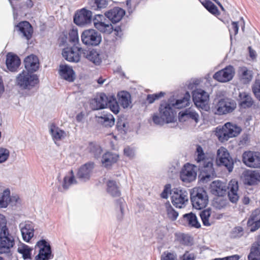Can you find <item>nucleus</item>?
I'll return each instance as SVG.
<instances>
[{
	"label": "nucleus",
	"mask_w": 260,
	"mask_h": 260,
	"mask_svg": "<svg viewBox=\"0 0 260 260\" xmlns=\"http://www.w3.org/2000/svg\"><path fill=\"white\" fill-rule=\"evenodd\" d=\"M238 190V183L235 180H232L228 186L219 180L214 181L211 184V191L213 194L222 197L228 192L230 201L233 203H236L239 198Z\"/></svg>",
	"instance_id": "f257e3e1"
},
{
	"label": "nucleus",
	"mask_w": 260,
	"mask_h": 260,
	"mask_svg": "<svg viewBox=\"0 0 260 260\" xmlns=\"http://www.w3.org/2000/svg\"><path fill=\"white\" fill-rule=\"evenodd\" d=\"M196 153L197 155L196 160L198 164L202 179L205 180L213 177L215 174L213 168V158L207 157L200 145H197Z\"/></svg>",
	"instance_id": "f03ea898"
},
{
	"label": "nucleus",
	"mask_w": 260,
	"mask_h": 260,
	"mask_svg": "<svg viewBox=\"0 0 260 260\" xmlns=\"http://www.w3.org/2000/svg\"><path fill=\"white\" fill-rule=\"evenodd\" d=\"M190 95L188 92H186L184 97L179 100H177L175 103H162L159 108V114L164 118L167 123L174 121L175 112L173 111V107L177 109H181L188 106L189 104Z\"/></svg>",
	"instance_id": "7ed1b4c3"
},
{
	"label": "nucleus",
	"mask_w": 260,
	"mask_h": 260,
	"mask_svg": "<svg viewBox=\"0 0 260 260\" xmlns=\"http://www.w3.org/2000/svg\"><path fill=\"white\" fill-rule=\"evenodd\" d=\"M93 22L94 27L102 32L109 34L114 30L117 36L120 37L122 35L121 27L117 26L114 28L109 21L107 20L103 15H95Z\"/></svg>",
	"instance_id": "20e7f679"
},
{
	"label": "nucleus",
	"mask_w": 260,
	"mask_h": 260,
	"mask_svg": "<svg viewBox=\"0 0 260 260\" xmlns=\"http://www.w3.org/2000/svg\"><path fill=\"white\" fill-rule=\"evenodd\" d=\"M241 132V128L230 122L225 123L223 126L217 127L216 135L222 142L228 141L230 138L237 136Z\"/></svg>",
	"instance_id": "39448f33"
},
{
	"label": "nucleus",
	"mask_w": 260,
	"mask_h": 260,
	"mask_svg": "<svg viewBox=\"0 0 260 260\" xmlns=\"http://www.w3.org/2000/svg\"><path fill=\"white\" fill-rule=\"evenodd\" d=\"M190 199L193 208L201 210L208 204L207 192L203 188H194L190 194Z\"/></svg>",
	"instance_id": "423d86ee"
},
{
	"label": "nucleus",
	"mask_w": 260,
	"mask_h": 260,
	"mask_svg": "<svg viewBox=\"0 0 260 260\" xmlns=\"http://www.w3.org/2000/svg\"><path fill=\"white\" fill-rule=\"evenodd\" d=\"M39 82L37 75L26 71L20 73L16 78L17 85L23 89H30Z\"/></svg>",
	"instance_id": "0eeeda50"
},
{
	"label": "nucleus",
	"mask_w": 260,
	"mask_h": 260,
	"mask_svg": "<svg viewBox=\"0 0 260 260\" xmlns=\"http://www.w3.org/2000/svg\"><path fill=\"white\" fill-rule=\"evenodd\" d=\"M15 245L13 236L8 232L6 224L2 228L0 232V253H7L10 252V249Z\"/></svg>",
	"instance_id": "6e6552de"
},
{
	"label": "nucleus",
	"mask_w": 260,
	"mask_h": 260,
	"mask_svg": "<svg viewBox=\"0 0 260 260\" xmlns=\"http://www.w3.org/2000/svg\"><path fill=\"white\" fill-rule=\"evenodd\" d=\"M189 198L187 191L185 189L175 188L173 190L172 203L176 208L185 207L187 205Z\"/></svg>",
	"instance_id": "1a4fd4ad"
},
{
	"label": "nucleus",
	"mask_w": 260,
	"mask_h": 260,
	"mask_svg": "<svg viewBox=\"0 0 260 260\" xmlns=\"http://www.w3.org/2000/svg\"><path fill=\"white\" fill-rule=\"evenodd\" d=\"M192 99L197 107L208 111L210 109L208 93L201 89H197L192 92Z\"/></svg>",
	"instance_id": "9d476101"
},
{
	"label": "nucleus",
	"mask_w": 260,
	"mask_h": 260,
	"mask_svg": "<svg viewBox=\"0 0 260 260\" xmlns=\"http://www.w3.org/2000/svg\"><path fill=\"white\" fill-rule=\"evenodd\" d=\"M237 107L236 102L231 99H221L215 106V114L224 115L232 113Z\"/></svg>",
	"instance_id": "9b49d317"
},
{
	"label": "nucleus",
	"mask_w": 260,
	"mask_h": 260,
	"mask_svg": "<svg viewBox=\"0 0 260 260\" xmlns=\"http://www.w3.org/2000/svg\"><path fill=\"white\" fill-rule=\"evenodd\" d=\"M82 43L87 46H97L101 42V35L94 29L84 30L81 36Z\"/></svg>",
	"instance_id": "f8f14e48"
},
{
	"label": "nucleus",
	"mask_w": 260,
	"mask_h": 260,
	"mask_svg": "<svg viewBox=\"0 0 260 260\" xmlns=\"http://www.w3.org/2000/svg\"><path fill=\"white\" fill-rule=\"evenodd\" d=\"M36 248H39V253L35 256V260H48L53 257L50 245L45 240L38 241Z\"/></svg>",
	"instance_id": "ddd939ff"
},
{
	"label": "nucleus",
	"mask_w": 260,
	"mask_h": 260,
	"mask_svg": "<svg viewBox=\"0 0 260 260\" xmlns=\"http://www.w3.org/2000/svg\"><path fill=\"white\" fill-rule=\"evenodd\" d=\"M216 163L218 166L225 167L230 172L233 170L234 165L233 159L225 148L221 147L218 150Z\"/></svg>",
	"instance_id": "4468645a"
},
{
	"label": "nucleus",
	"mask_w": 260,
	"mask_h": 260,
	"mask_svg": "<svg viewBox=\"0 0 260 260\" xmlns=\"http://www.w3.org/2000/svg\"><path fill=\"white\" fill-rule=\"evenodd\" d=\"M242 161L248 167L260 168V152L245 151L242 154Z\"/></svg>",
	"instance_id": "2eb2a0df"
},
{
	"label": "nucleus",
	"mask_w": 260,
	"mask_h": 260,
	"mask_svg": "<svg viewBox=\"0 0 260 260\" xmlns=\"http://www.w3.org/2000/svg\"><path fill=\"white\" fill-rule=\"evenodd\" d=\"M234 67L229 65L214 74L213 78L220 82H226L231 80L235 75Z\"/></svg>",
	"instance_id": "dca6fc26"
},
{
	"label": "nucleus",
	"mask_w": 260,
	"mask_h": 260,
	"mask_svg": "<svg viewBox=\"0 0 260 260\" xmlns=\"http://www.w3.org/2000/svg\"><path fill=\"white\" fill-rule=\"evenodd\" d=\"M92 16L91 11L82 9L75 14L74 17V22L78 25H84L91 22Z\"/></svg>",
	"instance_id": "f3484780"
},
{
	"label": "nucleus",
	"mask_w": 260,
	"mask_h": 260,
	"mask_svg": "<svg viewBox=\"0 0 260 260\" xmlns=\"http://www.w3.org/2000/svg\"><path fill=\"white\" fill-rule=\"evenodd\" d=\"M196 167L189 164L184 165L180 172V179L185 182H190L194 180L197 177Z\"/></svg>",
	"instance_id": "a211bd4d"
},
{
	"label": "nucleus",
	"mask_w": 260,
	"mask_h": 260,
	"mask_svg": "<svg viewBox=\"0 0 260 260\" xmlns=\"http://www.w3.org/2000/svg\"><path fill=\"white\" fill-rule=\"evenodd\" d=\"M79 51H82L83 57L87 58L90 61L95 65H99L102 62V58L99 52L94 49L86 50L83 49L81 47L76 46Z\"/></svg>",
	"instance_id": "6ab92c4d"
},
{
	"label": "nucleus",
	"mask_w": 260,
	"mask_h": 260,
	"mask_svg": "<svg viewBox=\"0 0 260 260\" xmlns=\"http://www.w3.org/2000/svg\"><path fill=\"white\" fill-rule=\"evenodd\" d=\"M79 52L82 53V51H78L76 46L70 48H66L63 49L62 54L63 57L68 61L78 62L80 59Z\"/></svg>",
	"instance_id": "aec40b11"
},
{
	"label": "nucleus",
	"mask_w": 260,
	"mask_h": 260,
	"mask_svg": "<svg viewBox=\"0 0 260 260\" xmlns=\"http://www.w3.org/2000/svg\"><path fill=\"white\" fill-rule=\"evenodd\" d=\"M22 236L24 241L28 242L33 237L34 226L31 222H25L19 224Z\"/></svg>",
	"instance_id": "412c9836"
},
{
	"label": "nucleus",
	"mask_w": 260,
	"mask_h": 260,
	"mask_svg": "<svg viewBox=\"0 0 260 260\" xmlns=\"http://www.w3.org/2000/svg\"><path fill=\"white\" fill-rule=\"evenodd\" d=\"M124 14L125 11L119 7H114L105 14V16L113 23H116L120 21Z\"/></svg>",
	"instance_id": "4be33fe9"
},
{
	"label": "nucleus",
	"mask_w": 260,
	"mask_h": 260,
	"mask_svg": "<svg viewBox=\"0 0 260 260\" xmlns=\"http://www.w3.org/2000/svg\"><path fill=\"white\" fill-rule=\"evenodd\" d=\"M108 98L105 93L96 95L91 102L90 105L92 110H97L107 107Z\"/></svg>",
	"instance_id": "5701e85b"
},
{
	"label": "nucleus",
	"mask_w": 260,
	"mask_h": 260,
	"mask_svg": "<svg viewBox=\"0 0 260 260\" xmlns=\"http://www.w3.org/2000/svg\"><path fill=\"white\" fill-rule=\"evenodd\" d=\"M24 63L26 72L29 73H32L37 71L39 68V59L36 55L32 54L26 57Z\"/></svg>",
	"instance_id": "b1692460"
},
{
	"label": "nucleus",
	"mask_w": 260,
	"mask_h": 260,
	"mask_svg": "<svg viewBox=\"0 0 260 260\" xmlns=\"http://www.w3.org/2000/svg\"><path fill=\"white\" fill-rule=\"evenodd\" d=\"M238 101L240 107L242 109L250 108L254 103L251 94L246 92L239 93Z\"/></svg>",
	"instance_id": "393cba45"
},
{
	"label": "nucleus",
	"mask_w": 260,
	"mask_h": 260,
	"mask_svg": "<svg viewBox=\"0 0 260 260\" xmlns=\"http://www.w3.org/2000/svg\"><path fill=\"white\" fill-rule=\"evenodd\" d=\"M8 69L11 72H16L20 65L21 61L19 57L11 53L7 55L6 61Z\"/></svg>",
	"instance_id": "a878e982"
},
{
	"label": "nucleus",
	"mask_w": 260,
	"mask_h": 260,
	"mask_svg": "<svg viewBox=\"0 0 260 260\" xmlns=\"http://www.w3.org/2000/svg\"><path fill=\"white\" fill-rule=\"evenodd\" d=\"M243 182L249 185H254L260 181V172L257 171H247L243 174Z\"/></svg>",
	"instance_id": "bb28decb"
},
{
	"label": "nucleus",
	"mask_w": 260,
	"mask_h": 260,
	"mask_svg": "<svg viewBox=\"0 0 260 260\" xmlns=\"http://www.w3.org/2000/svg\"><path fill=\"white\" fill-rule=\"evenodd\" d=\"M18 30L22 37L26 40H29L32 36V28L30 24L27 21H22L16 26Z\"/></svg>",
	"instance_id": "cd10ccee"
},
{
	"label": "nucleus",
	"mask_w": 260,
	"mask_h": 260,
	"mask_svg": "<svg viewBox=\"0 0 260 260\" xmlns=\"http://www.w3.org/2000/svg\"><path fill=\"white\" fill-rule=\"evenodd\" d=\"M93 168V163L85 164L79 169L77 174V177L83 181L88 180Z\"/></svg>",
	"instance_id": "c85d7f7f"
},
{
	"label": "nucleus",
	"mask_w": 260,
	"mask_h": 260,
	"mask_svg": "<svg viewBox=\"0 0 260 260\" xmlns=\"http://www.w3.org/2000/svg\"><path fill=\"white\" fill-rule=\"evenodd\" d=\"M98 123L105 127H112L114 125L115 119L111 113L104 111L100 115L96 116Z\"/></svg>",
	"instance_id": "c756f323"
},
{
	"label": "nucleus",
	"mask_w": 260,
	"mask_h": 260,
	"mask_svg": "<svg viewBox=\"0 0 260 260\" xmlns=\"http://www.w3.org/2000/svg\"><path fill=\"white\" fill-rule=\"evenodd\" d=\"M248 260H260V235L251 245L250 253L248 255Z\"/></svg>",
	"instance_id": "7c9ffc66"
},
{
	"label": "nucleus",
	"mask_w": 260,
	"mask_h": 260,
	"mask_svg": "<svg viewBox=\"0 0 260 260\" xmlns=\"http://www.w3.org/2000/svg\"><path fill=\"white\" fill-rule=\"evenodd\" d=\"M74 71L72 68L67 65H60L59 67V75L61 78L69 82L74 80Z\"/></svg>",
	"instance_id": "2f4dec72"
},
{
	"label": "nucleus",
	"mask_w": 260,
	"mask_h": 260,
	"mask_svg": "<svg viewBox=\"0 0 260 260\" xmlns=\"http://www.w3.org/2000/svg\"><path fill=\"white\" fill-rule=\"evenodd\" d=\"M260 213V210L256 209L252 212L250 218L247 221V225L251 226L250 232H253L260 228V219L256 220V216Z\"/></svg>",
	"instance_id": "473e14b6"
},
{
	"label": "nucleus",
	"mask_w": 260,
	"mask_h": 260,
	"mask_svg": "<svg viewBox=\"0 0 260 260\" xmlns=\"http://www.w3.org/2000/svg\"><path fill=\"white\" fill-rule=\"evenodd\" d=\"M32 248L22 243H20L18 244V248L17 249V251L21 255L22 257L24 259H31L32 258Z\"/></svg>",
	"instance_id": "72a5a7b5"
},
{
	"label": "nucleus",
	"mask_w": 260,
	"mask_h": 260,
	"mask_svg": "<svg viewBox=\"0 0 260 260\" xmlns=\"http://www.w3.org/2000/svg\"><path fill=\"white\" fill-rule=\"evenodd\" d=\"M50 132L53 140L55 141H60L67 136L66 133L64 131L56 126L54 124H52L50 126Z\"/></svg>",
	"instance_id": "f704fd0d"
},
{
	"label": "nucleus",
	"mask_w": 260,
	"mask_h": 260,
	"mask_svg": "<svg viewBox=\"0 0 260 260\" xmlns=\"http://www.w3.org/2000/svg\"><path fill=\"white\" fill-rule=\"evenodd\" d=\"M182 220L184 221V223H187L190 226L196 228L201 227V224L198 220L197 217L191 212L183 215Z\"/></svg>",
	"instance_id": "c9c22d12"
},
{
	"label": "nucleus",
	"mask_w": 260,
	"mask_h": 260,
	"mask_svg": "<svg viewBox=\"0 0 260 260\" xmlns=\"http://www.w3.org/2000/svg\"><path fill=\"white\" fill-rule=\"evenodd\" d=\"M118 158V155L115 153L107 152L102 157V162L105 167L111 166L116 162Z\"/></svg>",
	"instance_id": "e433bc0d"
},
{
	"label": "nucleus",
	"mask_w": 260,
	"mask_h": 260,
	"mask_svg": "<svg viewBox=\"0 0 260 260\" xmlns=\"http://www.w3.org/2000/svg\"><path fill=\"white\" fill-rule=\"evenodd\" d=\"M118 101L123 108H127L131 103V95L126 91H122L118 93Z\"/></svg>",
	"instance_id": "4c0bfd02"
},
{
	"label": "nucleus",
	"mask_w": 260,
	"mask_h": 260,
	"mask_svg": "<svg viewBox=\"0 0 260 260\" xmlns=\"http://www.w3.org/2000/svg\"><path fill=\"white\" fill-rule=\"evenodd\" d=\"M87 151L95 158H99L101 156L103 150L101 147L96 143H89L87 147Z\"/></svg>",
	"instance_id": "58836bf2"
},
{
	"label": "nucleus",
	"mask_w": 260,
	"mask_h": 260,
	"mask_svg": "<svg viewBox=\"0 0 260 260\" xmlns=\"http://www.w3.org/2000/svg\"><path fill=\"white\" fill-rule=\"evenodd\" d=\"M107 191L113 197H119L120 192L116 182L113 180H109L107 182Z\"/></svg>",
	"instance_id": "ea45409f"
},
{
	"label": "nucleus",
	"mask_w": 260,
	"mask_h": 260,
	"mask_svg": "<svg viewBox=\"0 0 260 260\" xmlns=\"http://www.w3.org/2000/svg\"><path fill=\"white\" fill-rule=\"evenodd\" d=\"M181 118L185 117L186 118H190L198 122L199 120V115L194 110L192 109H186L184 112H180Z\"/></svg>",
	"instance_id": "a19ab883"
},
{
	"label": "nucleus",
	"mask_w": 260,
	"mask_h": 260,
	"mask_svg": "<svg viewBox=\"0 0 260 260\" xmlns=\"http://www.w3.org/2000/svg\"><path fill=\"white\" fill-rule=\"evenodd\" d=\"M167 217L172 221L176 220L178 216V213L171 206L169 202H167L165 205Z\"/></svg>",
	"instance_id": "79ce46f5"
},
{
	"label": "nucleus",
	"mask_w": 260,
	"mask_h": 260,
	"mask_svg": "<svg viewBox=\"0 0 260 260\" xmlns=\"http://www.w3.org/2000/svg\"><path fill=\"white\" fill-rule=\"evenodd\" d=\"M11 201L10 191L9 189L5 190L0 193V207L6 208Z\"/></svg>",
	"instance_id": "37998d69"
},
{
	"label": "nucleus",
	"mask_w": 260,
	"mask_h": 260,
	"mask_svg": "<svg viewBox=\"0 0 260 260\" xmlns=\"http://www.w3.org/2000/svg\"><path fill=\"white\" fill-rule=\"evenodd\" d=\"M108 5V0H93L90 3L92 10H101L106 8Z\"/></svg>",
	"instance_id": "c03bdc74"
},
{
	"label": "nucleus",
	"mask_w": 260,
	"mask_h": 260,
	"mask_svg": "<svg viewBox=\"0 0 260 260\" xmlns=\"http://www.w3.org/2000/svg\"><path fill=\"white\" fill-rule=\"evenodd\" d=\"M211 213V210L210 209L204 210L200 213V217L203 224L205 226H210L212 223V221L209 219Z\"/></svg>",
	"instance_id": "a18cd8bd"
},
{
	"label": "nucleus",
	"mask_w": 260,
	"mask_h": 260,
	"mask_svg": "<svg viewBox=\"0 0 260 260\" xmlns=\"http://www.w3.org/2000/svg\"><path fill=\"white\" fill-rule=\"evenodd\" d=\"M107 107L115 114H117L119 112V105L116 99L113 96L109 98Z\"/></svg>",
	"instance_id": "49530a36"
},
{
	"label": "nucleus",
	"mask_w": 260,
	"mask_h": 260,
	"mask_svg": "<svg viewBox=\"0 0 260 260\" xmlns=\"http://www.w3.org/2000/svg\"><path fill=\"white\" fill-rule=\"evenodd\" d=\"M70 173L71 176H66L63 178L62 187L64 190L68 189L71 185L76 183L72 170L71 171Z\"/></svg>",
	"instance_id": "de8ad7c7"
},
{
	"label": "nucleus",
	"mask_w": 260,
	"mask_h": 260,
	"mask_svg": "<svg viewBox=\"0 0 260 260\" xmlns=\"http://www.w3.org/2000/svg\"><path fill=\"white\" fill-rule=\"evenodd\" d=\"M69 41L70 42L72 43L73 44V47H80V45L79 44V40L78 31L77 30L72 29L69 32Z\"/></svg>",
	"instance_id": "09e8293b"
},
{
	"label": "nucleus",
	"mask_w": 260,
	"mask_h": 260,
	"mask_svg": "<svg viewBox=\"0 0 260 260\" xmlns=\"http://www.w3.org/2000/svg\"><path fill=\"white\" fill-rule=\"evenodd\" d=\"M203 6L212 14H219V11L217 7L211 1H205L202 3Z\"/></svg>",
	"instance_id": "8fccbe9b"
},
{
	"label": "nucleus",
	"mask_w": 260,
	"mask_h": 260,
	"mask_svg": "<svg viewBox=\"0 0 260 260\" xmlns=\"http://www.w3.org/2000/svg\"><path fill=\"white\" fill-rule=\"evenodd\" d=\"M241 78L244 81L245 83L249 82L251 80L252 76L250 71H248L246 68H242L240 70Z\"/></svg>",
	"instance_id": "3c124183"
},
{
	"label": "nucleus",
	"mask_w": 260,
	"mask_h": 260,
	"mask_svg": "<svg viewBox=\"0 0 260 260\" xmlns=\"http://www.w3.org/2000/svg\"><path fill=\"white\" fill-rule=\"evenodd\" d=\"M165 94L164 92H160L158 93L148 94L146 100L149 104H152L155 100L162 97Z\"/></svg>",
	"instance_id": "603ef678"
},
{
	"label": "nucleus",
	"mask_w": 260,
	"mask_h": 260,
	"mask_svg": "<svg viewBox=\"0 0 260 260\" xmlns=\"http://www.w3.org/2000/svg\"><path fill=\"white\" fill-rule=\"evenodd\" d=\"M10 151L8 149L0 147V164L5 162L9 158Z\"/></svg>",
	"instance_id": "864d4df0"
},
{
	"label": "nucleus",
	"mask_w": 260,
	"mask_h": 260,
	"mask_svg": "<svg viewBox=\"0 0 260 260\" xmlns=\"http://www.w3.org/2000/svg\"><path fill=\"white\" fill-rule=\"evenodd\" d=\"M177 256L174 252L165 251L161 256V260H177Z\"/></svg>",
	"instance_id": "5fc2aeb1"
},
{
	"label": "nucleus",
	"mask_w": 260,
	"mask_h": 260,
	"mask_svg": "<svg viewBox=\"0 0 260 260\" xmlns=\"http://www.w3.org/2000/svg\"><path fill=\"white\" fill-rule=\"evenodd\" d=\"M252 91L255 97L260 101V80H256L252 87Z\"/></svg>",
	"instance_id": "6e6d98bb"
},
{
	"label": "nucleus",
	"mask_w": 260,
	"mask_h": 260,
	"mask_svg": "<svg viewBox=\"0 0 260 260\" xmlns=\"http://www.w3.org/2000/svg\"><path fill=\"white\" fill-rule=\"evenodd\" d=\"M243 229L241 226H237L234 229L232 236L233 238H240L243 235Z\"/></svg>",
	"instance_id": "4d7b16f0"
},
{
	"label": "nucleus",
	"mask_w": 260,
	"mask_h": 260,
	"mask_svg": "<svg viewBox=\"0 0 260 260\" xmlns=\"http://www.w3.org/2000/svg\"><path fill=\"white\" fill-rule=\"evenodd\" d=\"M152 120L153 122L157 125H162L164 123H166L164 118L161 115L159 116L157 114L153 115Z\"/></svg>",
	"instance_id": "13d9d810"
},
{
	"label": "nucleus",
	"mask_w": 260,
	"mask_h": 260,
	"mask_svg": "<svg viewBox=\"0 0 260 260\" xmlns=\"http://www.w3.org/2000/svg\"><path fill=\"white\" fill-rule=\"evenodd\" d=\"M181 242L185 245H190L192 243V238L188 235L183 234L181 236Z\"/></svg>",
	"instance_id": "bf43d9fd"
},
{
	"label": "nucleus",
	"mask_w": 260,
	"mask_h": 260,
	"mask_svg": "<svg viewBox=\"0 0 260 260\" xmlns=\"http://www.w3.org/2000/svg\"><path fill=\"white\" fill-rule=\"evenodd\" d=\"M171 193V185L167 184L165 186L163 191L161 192L160 196L163 199H167L168 194Z\"/></svg>",
	"instance_id": "052dcab7"
},
{
	"label": "nucleus",
	"mask_w": 260,
	"mask_h": 260,
	"mask_svg": "<svg viewBox=\"0 0 260 260\" xmlns=\"http://www.w3.org/2000/svg\"><path fill=\"white\" fill-rule=\"evenodd\" d=\"M32 0H24L23 1L21 8L22 9H30L34 6Z\"/></svg>",
	"instance_id": "680f3d73"
},
{
	"label": "nucleus",
	"mask_w": 260,
	"mask_h": 260,
	"mask_svg": "<svg viewBox=\"0 0 260 260\" xmlns=\"http://www.w3.org/2000/svg\"><path fill=\"white\" fill-rule=\"evenodd\" d=\"M117 127L119 131H125L126 127V122L122 119H118L117 122Z\"/></svg>",
	"instance_id": "e2e57ef3"
},
{
	"label": "nucleus",
	"mask_w": 260,
	"mask_h": 260,
	"mask_svg": "<svg viewBox=\"0 0 260 260\" xmlns=\"http://www.w3.org/2000/svg\"><path fill=\"white\" fill-rule=\"evenodd\" d=\"M239 30V26L238 25L237 22H232V27L230 29V31L233 32L234 33V35L237 34Z\"/></svg>",
	"instance_id": "0e129e2a"
},
{
	"label": "nucleus",
	"mask_w": 260,
	"mask_h": 260,
	"mask_svg": "<svg viewBox=\"0 0 260 260\" xmlns=\"http://www.w3.org/2000/svg\"><path fill=\"white\" fill-rule=\"evenodd\" d=\"M240 256L238 254H235L229 256H226L222 258H215L214 260H239Z\"/></svg>",
	"instance_id": "69168bd1"
},
{
	"label": "nucleus",
	"mask_w": 260,
	"mask_h": 260,
	"mask_svg": "<svg viewBox=\"0 0 260 260\" xmlns=\"http://www.w3.org/2000/svg\"><path fill=\"white\" fill-rule=\"evenodd\" d=\"M124 153L126 156L132 157L134 155V152L132 149L129 147H127L124 149Z\"/></svg>",
	"instance_id": "338daca9"
},
{
	"label": "nucleus",
	"mask_w": 260,
	"mask_h": 260,
	"mask_svg": "<svg viewBox=\"0 0 260 260\" xmlns=\"http://www.w3.org/2000/svg\"><path fill=\"white\" fill-rule=\"evenodd\" d=\"M181 260H194L193 255L186 252L182 256Z\"/></svg>",
	"instance_id": "774afa93"
}]
</instances>
